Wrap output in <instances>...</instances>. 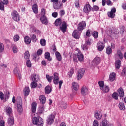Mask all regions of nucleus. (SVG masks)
<instances>
[{
	"mask_svg": "<svg viewBox=\"0 0 126 126\" xmlns=\"http://www.w3.org/2000/svg\"><path fill=\"white\" fill-rule=\"evenodd\" d=\"M73 73H74V69L73 68H71V69L70 70V72L69 73V77H71Z\"/></svg>",
	"mask_w": 126,
	"mask_h": 126,
	"instance_id": "nucleus-59",
	"label": "nucleus"
},
{
	"mask_svg": "<svg viewBox=\"0 0 126 126\" xmlns=\"http://www.w3.org/2000/svg\"><path fill=\"white\" fill-rule=\"evenodd\" d=\"M59 107L62 108V110H65L67 108V103L65 101H61L59 104Z\"/></svg>",
	"mask_w": 126,
	"mask_h": 126,
	"instance_id": "nucleus-13",
	"label": "nucleus"
},
{
	"mask_svg": "<svg viewBox=\"0 0 126 126\" xmlns=\"http://www.w3.org/2000/svg\"><path fill=\"white\" fill-rule=\"evenodd\" d=\"M14 41L15 42H17V41H19V36L18 35H15L14 37Z\"/></svg>",
	"mask_w": 126,
	"mask_h": 126,
	"instance_id": "nucleus-56",
	"label": "nucleus"
},
{
	"mask_svg": "<svg viewBox=\"0 0 126 126\" xmlns=\"http://www.w3.org/2000/svg\"><path fill=\"white\" fill-rule=\"evenodd\" d=\"M53 79V82L55 85H57V84H59V89H61L62 87V84H63V81L60 80V78H59V74L57 73H54Z\"/></svg>",
	"mask_w": 126,
	"mask_h": 126,
	"instance_id": "nucleus-5",
	"label": "nucleus"
},
{
	"mask_svg": "<svg viewBox=\"0 0 126 126\" xmlns=\"http://www.w3.org/2000/svg\"><path fill=\"white\" fill-rule=\"evenodd\" d=\"M9 117L8 119V123L9 126H13L14 124V118H13V116L11 115Z\"/></svg>",
	"mask_w": 126,
	"mask_h": 126,
	"instance_id": "nucleus-17",
	"label": "nucleus"
},
{
	"mask_svg": "<svg viewBox=\"0 0 126 126\" xmlns=\"http://www.w3.org/2000/svg\"><path fill=\"white\" fill-rule=\"evenodd\" d=\"M40 20L43 24H48V20L46 17H41Z\"/></svg>",
	"mask_w": 126,
	"mask_h": 126,
	"instance_id": "nucleus-32",
	"label": "nucleus"
},
{
	"mask_svg": "<svg viewBox=\"0 0 126 126\" xmlns=\"http://www.w3.org/2000/svg\"><path fill=\"white\" fill-rule=\"evenodd\" d=\"M121 60L120 59H118L115 61V68L116 69H120L121 67Z\"/></svg>",
	"mask_w": 126,
	"mask_h": 126,
	"instance_id": "nucleus-21",
	"label": "nucleus"
},
{
	"mask_svg": "<svg viewBox=\"0 0 126 126\" xmlns=\"http://www.w3.org/2000/svg\"><path fill=\"white\" fill-rule=\"evenodd\" d=\"M119 108L120 110H125V105L123 103H120L119 104Z\"/></svg>",
	"mask_w": 126,
	"mask_h": 126,
	"instance_id": "nucleus-50",
	"label": "nucleus"
},
{
	"mask_svg": "<svg viewBox=\"0 0 126 126\" xmlns=\"http://www.w3.org/2000/svg\"><path fill=\"white\" fill-rule=\"evenodd\" d=\"M46 79H47L48 82L51 83L52 82V80L53 79V76H50V75L47 74L46 75Z\"/></svg>",
	"mask_w": 126,
	"mask_h": 126,
	"instance_id": "nucleus-45",
	"label": "nucleus"
},
{
	"mask_svg": "<svg viewBox=\"0 0 126 126\" xmlns=\"http://www.w3.org/2000/svg\"><path fill=\"white\" fill-rule=\"evenodd\" d=\"M62 6H63V3L61 1L53 4L54 9H61V7H62Z\"/></svg>",
	"mask_w": 126,
	"mask_h": 126,
	"instance_id": "nucleus-16",
	"label": "nucleus"
},
{
	"mask_svg": "<svg viewBox=\"0 0 126 126\" xmlns=\"http://www.w3.org/2000/svg\"><path fill=\"white\" fill-rule=\"evenodd\" d=\"M1 2L3 4H7L8 3V0H1Z\"/></svg>",
	"mask_w": 126,
	"mask_h": 126,
	"instance_id": "nucleus-63",
	"label": "nucleus"
},
{
	"mask_svg": "<svg viewBox=\"0 0 126 126\" xmlns=\"http://www.w3.org/2000/svg\"><path fill=\"white\" fill-rule=\"evenodd\" d=\"M101 124L102 126H114L113 124H109V122L107 120H104L102 121V122H101Z\"/></svg>",
	"mask_w": 126,
	"mask_h": 126,
	"instance_id": "nucleus-26",
	"label": "nucleus"
},
{
	"mask_svg": "<svg viewBox=\"0 0 126 126\" xmlns=\"http://www.w3.org/2000/svg\"><path fill=\"white\" fill-rule=\"evenodd\" d=\"M93 126H99V122L97 120H95L93 122Z\"/></svg>",
	"mask_w": 126,
	"mask_h": 126,
	"instance_id": "nucleus-51",
	"label": "nucleus"
},
{
	"mask_svg": "<svg viewBox=\"0 0 126 126\" xmlns=\"http://www.w3.org/2000/svg\"><path fill=\"white\" fill-rule=\"evenodd\" d=\"M116 73L115 72H113L111 73L110 75H109V80L110 81H111L112 82H113V81H114V80H115V79H116Z\"/></svg>",
	"mask_w": 126,
	"mask_h": 126,
	"instance_id": "nucleus-22",
	"label": "nucleus"
},
{
	"mask_svg": "<svg viewBox=\"0 0 126 126\" xmlns=\"http://www.w3.org/2000/svg\"><path fill=\"white\" fill-rule=\"evenodd\" d=\"M117 56L120 60H123V59H124V55L123 53H122V51L120 50H117Z\"/></svg>",
	"mask_w": 126,
	"mask_h": 126,
	"instance_id": "nucleus-28",
	"label": "nucleus"
},
{
	"mask_svg": "<svg viewBox=\"0 0 126 126\" xmlns=\"http://www.w3.org/2000/svg\"><path fill=\"white\" fill-rule=\"evenodd\" d=\"M72 36L75 39H79V35H78V31L77 30L74 31Z\"/></svg>",
	"mask_w": 126,
	"mask_h": 126,
	"instance_id": "nucleus-29",
	"label": "nucleus"
},
{
	"mask_svg": "<svg viewBox=\"0 0 126 126\" xmlns=\"http://www.w3.org/2000/svg\"><path fill=\"white\" fill-rule=\"evenodd\" d=\"M81 94H83V96H85V95H87L88 94V88L86 86H83L81 90Z\"/></svg>",
	"mask_w": 126,
	"mask_h": 126,
	"instance_id": "nucleus-12",
	"label": "nucleus"
},
{
	"mask_svg": "<svg viewBox=\"0 0 126 126\" xmlns=\"http://www.w3.org/2000/svg\"><path fill=\"white\" fill-rule=\"evenodd\" d=\"M101 63V58L99 57H95L92 61V63H94V65H98Z\"/></svg>",
	"mask_w": 126,
	"mask_h": 126,
	"instance_id": "nucleus-15",
	"label": "nucleus"
},
{
	"mask_svg": "<svg viewBox=\"0 0 126 126\" xmlns=\"http://www.w3.org/2000/svg\"><path fill=\"white\" fill-rule=\"evenodd\" d=\"M42 53L43 50H42V49H39L37 52V55H38V56L41 55V54Z\"/></svg>",
	"mask_w": 126,
	"mask_h": 126,
	"instance_id": "nucleus-64",
	"label": "nucleus"
},
{
	"mask_svg": "<svg viewBox=\"0 0 126 126\" xmlns=\"http://www.w3.org/2000/svg\"><path fill=\"white\" fill-rule=\"evenodd\" d=\"M92 11H98L99 10V7L98 6H94L92 8Z\"/></svg>",
	"mask_w": 126,
	"mask_h": 126,
	"instance_id": "nucleus-52",
	"label": "nucleus"
},
{
	"mask_svg": "<svg viewBox=\"0 0 126 126\" xmlns=\"http://www.w3.org/2000/svg\"><path fill=\"white\" fill-rule=\"evenodd\" d=\"M12 108L11 107L8 106L6 108V113L7 116H12Z\"/></svg>",
	"mask_w": 126,
	"mask_h": 126,
	"instance_id": "nucleus-19",
	"label": "nucleus"
},
{
	"mask_svg": "<svg viewBox=\"0 0 126 126\" xmlns=\"http://www.w3.org/2000/svg\"><path fill=\"white\" fill-rule=\"evenodd\" d=\"M32 122L33 125H35L37 126H44V120L41 117H34L32 118Z\"/></svg>",
	"mask_w": 126,
	"mask_h": 126,
	"instance_id": "nucleus-4",
	"label": "nucleus"
},
{
	"mask_svg": "<svg viewBox=\"0 0 126 126\" xmlns=\"http://www.w3.org/2000/svg\"><path fill=\"white\" fill-rule=\"evenodd\" d=\"M39 101L40 102V104H42V105H44L46 103V96L44 95H41L39 96Z\"/></svg>",
	"mask_w": 126,
	"mask_h": 126,
	"instance_id": "nucleus-20",
	"label": "nucleus"
},
{
	"mask_svg": "<svg viewBox=\"0 0 126 126\" xmlns=\"http://www.w3.org/2000/svg\"><path fill=\"white\" fill-rule=\"evenodd\" d=\"M45 58L47 59L48 61H52V59L50 58V54L49 52H46L45 53Z\"/></svg>",
	"mask_w": 126,
	"mask_h": 126,
	"instance_id": "nucleus-37",
	"label": "nucleus"
},
{
	"mask_svg": "<svg viewBox=\"0 0 126 126\" xmlns=\"http://www.w3.org/2000/svg\"><path fill=\"white\" fill-rule=\"evenodd\" d=\"M32 10L35 14L38 13V5L37 4H35L32 6Z\"/></svg>",
	"mask_w": 126,
	"mask_h": 126,
	"instance_id": "nucleus-36",
	"label": "nucleus"
},
{
	"mask_svg": "<svg viewBox=\"0 0 126 126\" xmlns=\"http://www.w3.org/2000/svg\"><path fill=\"white\" fill-rule=\"evenodd\" d=\"M97 46V49L99 52H102V50H104V48H105V44L102 42H98Z\"/></svg>",
	"mask_w": 126,
	"mask_h": 126,
	"instance_id": "nucleus-18",
	"label": "nucleus"
},
{
	"mask_svg": "<svg viewBox=\"0 0 126 126\" xmlns=\"http://www.w3.org/2000/svg\"><path fill=\"white\" fill-rule=\"evenodd\" d=\"M55 26H60V29L62 33H65L67 30V23L64 21L62 22V20L60 18L55 20Z\"/></svg>",
	"mask_w": 126,
	"mask_h": 126,
	"instance_id": "nucleus-1",
	"label": "nucleus"
},
{
	"mask_svg": "<svg viewBox=\"0 0 126 126\" xmlns=\"http://www.w3.org/2000/svg\"><path fill=\"white\" fill-rule=\"evenodd\" d=\"M85 27H86V23L84 21L80 22L77 26V29L78 31H82L83 29H85Z\"/></svg>",
	"mask_w": 126,
	"mask_h": 126,
	"instance_id": "nucleus-9",
	"label": "nucleus"
},
{
	"mask_svg": "<svg viewBox=\"0 0 126 126\" xmlns=\"http://www.w3.org/2000/svg\"><path fill=\"white\" fill-rule=\"evenodd\" d=\"M72 88L75 90V91H77L78 90V89L79 88V86L78 85V84L75 82H74L72 83Z\"/></svg>",
	"mask_w": 126,
	"mask_h": 126,
	"instance_id": "nucleus-23",
	"label": "nucleus"
},
{
	"mask_svg": "<svg viewBox=\"0 0 126 126\" xmlns=\"http://www.w3.org/2000/svg\"><path fill=\"white\" fill-rule=\"evenodd\" d=\"M4 51V45L3 43L0 42V53H2Z\"/></svg>",
	"mask_w": 126,
	"mask_h": 126,
	"instance_id": "nucleus-42",
	"label": "nucleus"
},
{
	"mask_svg": "<svg viewBox=\"0 0 126 126\" xmlns=\"http://www.w3.org/2000/svg\"><path fill=\"white\" fill-rule=\"evenodd\" d=\"M86 36L89 37L91 36V31L90 30H87L86 32Z\"/></svg>",
	"mask_w": 126,
	"mask_h": 126,
	"instance_id": "nucleus-48",
	"label": "nucleus"
},
{
	"mask_svg": "<svg viewBox=\"0 0 126 126\" xmlns=\"http://www.w3.org/2000/svg\"><path fill=\"white\" fill-rule=\"evenodd\" d=\"M55 56L58 61H62V56L61 55V53H60V52L56 51L55 52Z\"/></svg>",
	"mask_w": 126,
	"mask_h": 126,
	"instance_id": "nucleus-33",
	"label": "nucleus"
},
{
	"mask_svg": "<svg viewBox=\"0 0 126 126\" xmlns=\"http://www.w3.org/2000/svg\"><path fill=\"white\" fill-rule=\"evenodd\" d=\"M124 89L122 88H120L117 90V94L114 92L112 94V97L114 100H118L119 99V96L120 98H123L124 97Z\"/></svg>",
	"mask_w": 126,
	"mask_h": 126,
	"instance_id": "nucleus-2",
	"label": "nucleus"
},
{
	"mask_svg": "<svg viewBox=\"0 0 126 126\" xmlns=\"http://www.w3.org/2000/svg\"><path fill=\"white\" fill-rule=\"evenodd\" d=\"M95 117L97 120H101L102 119V117H103V115L100 112H96L95 114Z\"/></svg>",
	"mask_w": 126,
	"mask_h": 126,
	"instance_id": "nucleus-30",
	"label": "nucleus"
},
{
	"mask_svg": "<svg viewBox=\"0 0 126 126\" xmlns=\"http://www.w3.org/2000/svg\"><path fill=\"white\" fill-rule=\"evenodd\" d=\"M26 65L28 67H31L32 66V63H31V62L30 60H28L26 62Z\"/></svg>",
	"mask_w": 126,
	"mask_h": 126,
	"instance_id": "nucleus-47",
	"label": "nucleus"
},
{
	"mask_svg": "<svg viewBox=\"0 0 126 126\" xmlns=\"http://www.w3.org/2000/svg\"><path fill=\"white\" fill-rule=\"evenodd\" d=\"M92 39L91 38H88L85 40V44L88 46H90L92 44Z\"/></svg>",
	"mask_w": 126,
	"mask_h": 126,
	"instance_id": "nucleus-39",
	"label": "nucleus"
},
{
	"mask_svg": "<svg viewBox=\"0 0 126 126\" xmlns=\"http://www.w3.org/2000/svg\"><path fill=\"white\" fill-rule=\"evenodd\" d=\"M11 47L12 49V51L13 52L15 53H17V52H18V49H17V46H16V45H15V44H12L11 45Z\"/></svg>",
	"mask_w": 126,
	"mask_h": 126,
	"instance_id": "nucleus-31",
	"label": "nucleus"
},
{
	"mask_svg": "<svg viewBox=\"0 0 126 126\" xmlns=\"http://www.w3.org/2000/svg\"><path fill=\"white\" fill-rule=\"evenodd\" d=\"M29 58H30V54H29V51H27L25 52L24 58L25 59V60H29Z\"/></svg>",
	"mask_w": 126,
	"mask_h": 126,
	"instance_id": "nucleus-38",
	"label": "nucleus"
},
{
	"mask_svg": "<svg viewBox=\"0 0 126 126\" xmlns=\"http://www.w3.org/2000/svg\"><path fill=\"white\" fill-rule=\"evenodd\" d=\"M17 106H22V99L19 97L17 99Z\"/></svg>",
	"mask_w": 126,
	"mask_h": 126,
	"instance_id": "nucleus-41",
	"label": "nucleus"
},
{
	"mask_svg": "<svg viewBox=\"0 0 126 126\" xmlns=\"http://www.w3.org/2000/svg\"><path fill=\"white\" fill-rule=\"evenodd\" d=\"M24 91L25 92V96H27V95H29V92H30V90H29V88L28 87H26L24 89Z\"/></svg>",
	"mask_w": 126,
	"mask_h": 126,
	"instance_id": "nucleus-44",
	"label": "nucleus"
},
{
	"mask_svg": "<svg viewBox=\"0 0 126 126\" xmlns=\"http://www.w3.org/2000/svg\"><path fill=\"white\" fill-rule=\"evenodd\" d=\"M12 18L14 20V21H19L20 20V17L19 16V14L16 11H14L11 14Z\"/></svg>",
	"mask_w": 126,
	"mask_h": 126,
	"instance_id": "nucleus-7",
	"label": "nucleus"
},
{
	"mask_svg": "<svg viewBox=\"0 0 126 126\" xmlns=\"http://www.w3.org/2000/svg\"><path fill=\"white\" fill-rule=\"evenodd\" d=\"M116 8H113L111 9V11L107 12V15L110 18H115L116 16Z\"/></svg>",
	"mask_w": 126,
	"mask_h": 126,
	"instance_id": "nucleus-10",
	"label": "nucleus"
},
{
	"mask_svg": "<svg viewBox=\"0 0 126 126\" xmlns=\"http://www.w3.org/2000/svg\"><path fill=\"white\" fill-rule=\"evenodd\" d=\"M13 72L14 74H16V75L19 73V71H18V69L17 68H15L13 70Z\"/></svg>",
	"mask_w": 126,
	"mask_h": 126,
	"instance_id": "nucleus-61",
	"label": "nucleus"
},
{
	"mask_svg": "<svg viewBox=\"0 0 126 126\" xmlns=\"http://www.w3.org/2000/svg\"><path fill=\"white\" fill-rule=\"evenodd\" d=\"M24 42L26 43V44L29 45V44L31 43V39L28 36H25L24 37Z\"/></svg>",
	"mask_w": 126,
	"mask_h": 126,
	"instance_id": "nucleus-35",
	"label": "nucleus"
},
{
	"mask_svg": "<svg viewBox=\"0 0 126 126\" xmlns=\"http://www.w3.org/2000/svg\"><path fill=\"white\" fill-rule=\"evenodd\" d=\"M87 46H88V45H87L85 43V44H83L81 46V47L83 50H87L88 49V48L87 47Z\"/></svg>",
	"mask_w": 126,
	"mask_h": 126,
	"instance_id": "nucleus-58",
	"label": "nucleus"
},
{
	"mask_svg": "<svg viewBox=\"0 0 126 126\" xmlns=\"http://www.w3.org/2000/svg\"><path fill=\"white\" fill-rule=\"evenodd\" d=\"M32 113H36V110H37V103H32Z\"/></svg>",
	"mask_w": 126,
	"mask_h": 126,
	"instance_id": "nucleus-27",
	"label": "nucleus"
},
{
	"mask_svg": "<svg viewBox=\"0 0 126 126\" xmlns=\"http://www.w3.org/2000/svg\"><path fill=\"white\" fill-rule=\"evenodd\" d=\"M92 35L94 39H98V37L99 36V32H98L97 31H94L92 32Z\"/></svg>",
	"mask_w": 126,
	"mask_h": 126,
	"instance_id": "nucleus-34",
	"label": "nucleus"
},
{
	"mask_svg": "<svg viewBox=\"0 0 126 126\" xmlns=\"http://www.w3.org/2000/svg\"><path fill=\"white\" fill-rule=\"evenodd\" d=\"M32 82L31 84V88H36L38 86V81L40 80V76L37 74H33L32 76Z\"/></svg>",
	"mask_w": 126,
	"mask_h": 126,
	"instance_id": "nucleus-3",
	"label": "nucleus"
},
{
	"mask_svg": "<svg viewBox=\"0 0 126 126\" xmlns=\"http://www.w3.org/2000/svg\"><path fill=\"white\" fill-rule=\"evenodd\" d=\"M0 126H5V122H4V120H0Z\"/></svg>",
	"mask_w": 126,
	"mask_h": 126,
	"instance_id": "nucleus-60",
	"label": "nucleus"
},
{
	"mask_svg": "<svg viewBox=\"0 0 126 126\" xmlns=\"http://www.w3.org/2000/svg\"><path fill=\"white\" fill-rule=\"evenodd\" d=\"M32 40L33 43H35V42H37V36L36 35L33 34L32 37Z\"/></svg>",
	"mask_w": 126,
	"mask_h": 126,
	"instance_id": "nucleus-49",
	"label": "nucleus"
},
{
	"mask_svg": "<svg viewBox=\"0 0 126 126\" xmlns=\"http://www.w3.org/2000/svg\"><path fill=\"white\" fill-rule=\"evenodd\" d=\"M17 110L18 112H20V113H21V112H22V105H17Z\"/></svg>",
	"mask_w": 126,
	"mask_h": 126,
	"instance_id": "nucleus-53",
	"label": "nucleus"
},
{
	"mask_svg": "<svg viewBox=\"0 0 126 126\" xmlns=\"http://www.w3.org/2000/svg\"><path fill=\"white\" fill-rule=\"evenodd\" d=\"M85 72V69L83 68L79 70L77 74V79L78 80H79V79H81V78L83 77V75H84Z\"/></svg>",
	"mask_w": 126,
	"mask_h": 126,
	"instance_id": "nucleus-8",
	"label": "nucleus"
},
{
	"mask_svg": "<svg viewBox=\"0 0 126 126\" xmlns=\"http://www.w3.org/2000/svg\"><path fill=\"white\" fill-rule=\"evenodd\" d=\"M98 85H99L100 90L105 86V84L104 83V81H99Z\"/></svg>",
	"mask_w": 126,
	"mask_h": 126,
	"instance_id": "nucleus-43",
	"label": "nucleus"
},
{
	"mask_svg": "<svg viewBox=\"0 0 126 126\" xmlns=\"http://www.w3.org/2000/svg\"><path fill=\"white\" fill-rule=\"evenodd\" d=\"M106 4L108 5V6H112L113 5V3L111 0H106Z\"/></svg>",
	"mask_w": 126,
	"mask_h": 126,
	"instance_id": "nucleus-55",
	"label": "nucleus"
},
{
	"mask_svg": "<svg viewBox=\"0 0 126 126\" xmlns=\"http://www.w3.org/2000/svg\"><path fill=\"white\" fill-rule=\"evenodd\" d=\"M106 54L107 55H111V54H112V48L110 47V46H108L106 48Z\"/></svg>",
	"mask_w": 126,
	"mask_h": 126,
	"instance_id": "nucleus-40",
	"label": "nucleus"
},
{
	"mask_svg": "<svg viewBox=\"0 0 126 126\" xmlns=\"http://www.w3.org/2000/svg\"><path fill=\"white\" fill-rule=\"evenodd\" d=\"M2 3H0V9L1 10H4V5Z\"/></svg>",
	"mask_w": 126,
	"mask_h": 126,
	"instance_id": "nucleus-62",
	"label": "nucleus"
},
{
	"mask_svg": "<svg viewBox=\"0 0 126 126\" xmlns=\"http://www.w3.org/2000/svg\"><path fill=\"white\" fill-rule=\"evenodd\" d=\"M55 120V115L51 114L49 116L47 119V122L48 125H52L54 123Z\"/></svg>",
	"mask_w": 126,
	"mask_h": 126,
	"instance_id": "nucleus-14",
	"label": "nucleus"
},
{
	"mask_svg": "<svg viewBox=\"0 0 126 126\" xmlns=\"http://www.w3.org/2000/svg\"><path fill=\"white\" fill-rule=\"evenodd\" d=\"M100 90H102L104 93H108L110 91V87L107 85H105Z\"/></svg>",
	"mask_w": 126,
	"mask_h": 126,
	"instance_id": "nucleus-24",
	"label": "nucleus"
},
{
	"mask_svg": "<svg viewBox=\"0 0 126 126\" xmlns=\"http://www.w3.org/2000/svg\"><path fill=\"white\" fill-rule=\"evenodd\" d=\"M0 99L2 100L4 99V94L1 91H0Z\"/></svg>",
	"mask_w": 126,
	"mask_h": 126,
	"instance_id": "nucleus-57",
	"label": "nucleus"
},
{
	"mask_svg": "<svg viewBox=\"0 0 126 126\" xmlns=\"http://www.w3.org/2000/svg\"><path fill=\"white\" fill-rule=\"evenodd\" d=\"M45 14H46V10H45L44 8H42L41 9V17H46Z\"/></svg>",
	"mask_w": 126,
	"mask_h": 126,
	"instance_id": "nucleus-54",
	"label": "nucleus"
},
{
	"mask_svg": "<svg viewBox=\"0 0 126 126\" xmlns=\"http://www.w3.org/2000/svg\"><path fill=\"white\" fill-rule=\"evenodd\" d=\"M50 92H52V88L48 85L45 88V94H50Z\"/></svg>",
	"mask_w": 126,
	"mask_h": 126,
	"instance_id": "nucleus-25",
	"label": "nucleus"
},
{
	"mask_svg": "<svg viewBox=\"0 0 126 126\" xmlns=\"http://www.w3.org/2000/svg\"><path fill=\"white\" fill-rule=\"evenodd\" d=\"M77 57L79 62H83V60H84V56L83 55V54L81 53V51H80L79 50H78Z\"/></svg>",
	"mask_w": 126,
	"mask_h": 126,
	"instance_id": "nucleus-11",
	"label": "nucleus"
},
{
	"mask_svg": "<svg viewBox=\"0 0 126 126\" xmlns=\"http://www.w3.org/2000/svg\"><path fill=\"white\" fill-rule=\"evenodd\" d=\"M92 10V7L89 4V2H87L84 6L83 11L86 13V14H89V12Z\"/></svg>",
	"mask_w": 126,
	"mask_h": 126,
	"instance_id": "nucleus-6",
	"label": "nucleus"
},
{
	"mask_svg": "<svg viewBox=\"0 0 126 126\" xmlns=\"http://www.w3.org/2000/svg\"><path fill=\"white\" fill-rule=\"evenodd\" d=\"M40 44L41 45V46H46V40L45 39H41L40 41Z\"/></svg>",
	"mask_w": 126,
	"mask_h": 126,
	"instance_id": "nucleus-46",
	"label": "nucleus"
}]
</instances>
